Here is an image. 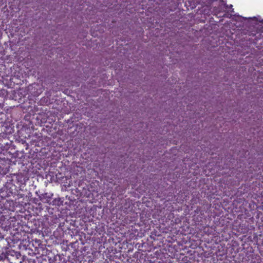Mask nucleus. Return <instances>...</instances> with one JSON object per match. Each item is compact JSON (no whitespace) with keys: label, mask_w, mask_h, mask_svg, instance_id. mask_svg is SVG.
I'll list each match as a JSON object with an SVG mask.
<instances>
[{"label":"nucleus","mask_w":263,"mask_h":263,"mask_svg":"<svg viewBox=\"0 0 263 263\" xmlns=\"http://www.w3.org/2000/svg\"><path fill=\"white\" fill-rule=\"evenodd\" d=\"M4 238L2 235H0V240H2Z\"/></svg>","instance_id":"1"}]
</instances>
